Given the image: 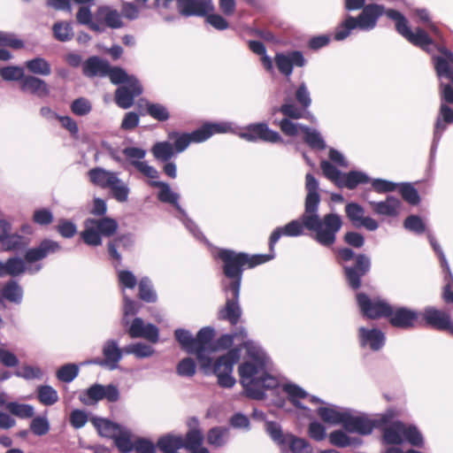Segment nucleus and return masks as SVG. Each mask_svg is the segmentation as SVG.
Wrapping results in <instances>:
<instances>
[{
	"label": "nucleus",
	"instance_id": "obj_1",
	"mask_svg": "<svg viewBox=\"0 0 453 453\" xmlns=\"http://www.w3.org/2000/svg\"><path fill=\"white\" fill-rule=\"evenodd\" d=\"M305 189L307 195L304 203V212L298 219L288 222L284 226L275 228L269 237V254L250 255L246 252H238L230 249H219L217 258L222 263V273L229 282L222 281V289L225 294L228 290L241 288L242 274L245 269H252L274 258V247L280 238L286 236H300L308 230L314 234V240L319 244L330 247L336 241V234L342 226V220L336 213H327L322 218L319 215L320 196L319 194V182L310 173L305 175Z\"/></svg>",
	"mask_w": 453,
	"mask_h": 453
},
{
	"label": "nucleus",
	"instance_id": "obj_2",
	"mask_svg": "<svg viewBox=\"0 0 453 453\" xmlns=\"http://www.w3.org/2000/svg\"><path fill=\"white\" fill-rule=\"evenodd\" d=\"M240 383L246 395L255 400H263L265 391L279 387L276 377L269 374L262 364L245 361L238 367Z\"/></svg>",
	"mask_w": 453,
	"mask_h": 453
},
{
	"label": "nucleus",
	"instance_id": "obj_3",
	"mask_svg": "<svg viewBox=\"0 0 453 453\" xmlns=\"http://www.w3.org/2000/svg\"><path fill=\"white\" fill-rule=\"evenodd\" d=\"M174 336L183 350L196 356L200 369L203 373H208L211 370V357L205 355V352L208 345L213 341L215 336L214 328L204 326L197 332L196 337H193L189 331L178 328L174 331Z\"/></svg>",
	"mask_w": 453,
	"mask_h": 453
},
{
	"label": "nucleus",
	"instance_id": "obj_4",
	"mask_svg": "<svg viewBox=\"0 0 453 453\" xmlns=\"http://www.w3.org/2000/svg\"><path fill=\"white\" fill-rule=\"evenodd\" d=\"M337 257L342 262L354 259L353 265L343 266L344 276L352 289L357 290L360 288L362 285L361 279L371 270L370 257L361 253L356 255L350 248L339 249Z\"/></svg>",
	"mask_w": 453,
	"mask_h": 453
},
{
	"label": "nucleus",
	"instance_id": "obj_5",
	"mask_svg": "<svg viewBox=\"0 0 453 453\" xmlns=\"http://www.w3.org/2000/svg\"><path fill=\"white\" fill-rule=\"evenodd\" d=\"M228 127L226 124L205 123L191 133L171 132L169 140L173 142V147L177 153L184 151L190 143H199L208 140L215 134L225 133Z\"/></svg>",
	"mask_w": 453,
	"mask_h": 453
},
{
	"label": "nucleus",
	"instance_id": "obj_6",
	"mask_svg": "<svg viewBox=\"0 0 453 453\" xmlns=\"http://www.w3.org/2000/svg\"><path fill=\"white\" fill-rule=\"evenodd\" d=\"M241 358V349L232 348L227 352L219 357L214 363L211 362V370L207 374L213 373L218 378V384L224 388H231L236 380L232 376L234 365Z\"/></svg>",
	"mask_w": 453,
	"mask_h": 453
},
{
	"label": "nucleus",
	"instance_id": "obj_7",
	"mask_svg": "<svg viewBox=\"0 0 453 453\" xmlns=\"http://www.w3.org/2000/svg\"><path fill=\"white\" fill-rule=\"evenodd\" d=\"M356 301L363 316L370 319H387L390 311V303L380 297L372 299L363 292L356 295Z\"/></svg>",
	"mask_w": 453,
	"mask_h": 453
},
{
	"label": "nucleus",
	"instance_id": "obj_8",
	"mask_svg": "<svg viewBox=\"0 0 453 453\" xmlns=\"http://www.w3.org/2000/svg\"><path fill=\"white\" fill-rule=\"evenodd\" d=\"M421 315L425 326L453 335V321L447 311L429 306L424 309Z\"/></svg>",
	"mask_w": 453,
	"mask_h": 453
},
{
	"label": "nucleus",
	"instance_id": "obj_9",
	"mask_svg": "<svg viewBox=\"0 0 453 453\" xmlns=\"http://www.w3.org/2000/svg\"><path fill=\"white\" fill-rule=\"evenodd\" d=\"M389 312L387 316L388 323L395 328H413L418 319V313L404 306H394L390 304Z\"/></svg>",
	"mask_w": 453,
	"mask_h": 453
},
{
	"label": "nucleus",
	"instance_id": "obj_10",
	"mask_svg": "<svg viewBox=\"0 0 453 453\" xmlns=\"http://www.w3.org/2000/svg\"><path fill=\"white\" fill-rule=\"evenodd\" d=\"M240 135L249 142L259 140L272 143L283 142L278 132L270 129L266 123L262 122L249 125Z\"/></svg>",
	"mask_w": 453,
	"mask_h": 453
},
{
	"label": "nucleus",
	"instance_id": "obj_11",
	"mask_svg": "<svg viewBox=\"0 0 453 453\" xmlns=\"http://www.w3.org/2000/svg\"><path fill=\"white\" fill-rule=\"evenodd\" d=\"M226 303L218 311V319L228 321L232 326L239 323L242 317V309L239 304L240 288L228 290L226 294Z\"/></svg>",
	"mask_w": 453,
	"mask_h": 453
},
{
	"label": "nucleus",
	"instance_id": "obj_12",
	"mask_svg": "<svg viewBox=\"0 0 453 453\" xmlns=\"http://www.w3.org/2000/svg\"><path fill=\"white\" fill-rule=\"evenodd\" d=\"M102 353L104 357H96L88 361V364L104 366L110 370H114L118 367L119 361L122 358L124 348L121 349L118 346V342L114 340H108L104 342Z\"/></svg>",
	"mask_w": 453,
	"mask_h": 453
},
{
	"label": "nucleus",
	"instance_id": "obj_13",
	"mask_svg": "<svg viewBox=\"0 0 453 453\" xmlns=\"http://www.w3.org/2000/svg\"><path fill=\"white\" fill-rule=\"evenodd\" d=\"M274 62L279 72L285 77H289L294 67H303L307 60L302 51L292 50L288 53H276Z\"/></svg>",
	"mask_w": 453,
	"mask_h": 453
},
{
	"label": "nucleus",
	"instance_id": "obj_14",
	"mask_svg": "<svg viewBox=\"0 0 453 453\" xmlns=\"http://www.w3.org/2000/svg\"><path fill=\"white\" fill-rule=\"evenodd\" d=\"M343 428L347 433L369 435L375 428L373 419L365 414L354 416L348 411Z\"/></svg>",
	"mask_w": 453,
	"mask_h": 453
},
{
	"label": "nucleus",
	"instance_id": "obj_15",
	"mask_svg": "<svg viewBox=\"0 0 453 453\" xmlns=\"http://www.w3.org/2000/svg\"><path fill=\"white\" fill-rule=\"evenodd\" d=\"M142 92V88L136 79L119 87L115 91V102L122 109L130 108L136 96Z\"/></svg>",
	"mask_w": 453,
	"mask_h": 453
},
{
	"label": "nucleus",
	"instance_id": "obj_16",
	"mask_svg": "<svg viewBox=\"0 0 453 453\" xmlns=\"http://www.w3.org/2000/svg\"><path fill=\"white\" fill-rule=\"evenodd\" d=\"M345 213L356 227L364 226L369 231H374L379 227V224L375 219L365 217L364 208L357 203H349L345 206Z\"/></svg>",
	"mask_w": 453,
	"mask_h": 453
},
{
	"label": "nucleus",
	"instance_id": "obj_17",
	"mask_svg": "<svg viewBox=\"0 0 453 453\" xmlns=\"http://www.w3.org/2000/svg\"><path fill=\"white\" fill-rule=\"evenodd\" d=\"M60 249L61 246L58 242L43 239L37 247L28 249L26 251L24 259L26 262L32 264L45 258L50 254L58 252Z\"/></svg>",
	"mask_w": 453,
	"mask_h": 453
},
{
	"label": "nucleus",
	"instance_id": "obj_18",
	"mask_svg": "<svg viewBox=\"0 0 453 453\" xmlns=\"http://www.w3.org/2000/svg\"><path fill=\"white\" fill-rule=\"evenodd\" d=\"M128 334L131 338H144L152 343L158 342L159 331L153 324L144 325L141 318H135L129 329Z\"/></svg>",
	"mask_w": 453,
	"mask_h": 453
},
{
	"label": "nucleus",
	"instance_id": "obj_19",
	"mask_svg": "<svg viewBox=\"0 0 453 453\" xmlns=\"http://www.w3.org/2000/svg\"><path fill=\"white\" fill-rule=\"evenodd\" d=\"M85 394L88 399L95 403L103 399H106L110 403H116L120 396L118 388L112 384L107 386L94 384L86 390Z\"/></svg>",
	"mask_w": 453,
	"mask_h": 453
},
{
	"label": "nucleus",
	"instance_id": "obj_20",
	"mask_svg": "<svg viewBox=\"0 0 453 453\" xmlns=\"http://www.w3.org/2000/svg\"><path fill=\"white\" fill-rule=\"evenodd\" d=\"M374 214L395 218L399 215L402 202L397 197L388 196L386 200L381 202H369Z\"/></svg>",
	"mask_w": 453,
	"mask_h": 453
},
{
	"label": "nucleus",
	"instance_id": "obj_21",
	"mask_svg": "<svg viewBox=\"0 0 453 453\" xmlns=\"http://www.w3.org/2000/svg\"><path fill=\"white\" fill-rule=\"evenodd\" d=\"M360 344L362 347L369 346L372 351L380 350L385 342L384 334L376 328L365 329L361 327L359 329Z\"/></svg>",
	"mask_w": 453,
	"mask_h": 453
},
{
	"label": "nucleus",
	"instance_id": "obj_22",
	"mask_svg": "<svg viewBox=\"0 0 453 453\" xmlns=\"http://www.w3.org/2000/svg\"><path fill=\"white\" fill-rule=\"evenodd\" d=\"M20 88L24 92H29L39 97H45L50 95V88L47 83L35 76H25L20 82Z\"/></svg>",
	"mask_w": 453,
	"mask_h": 453
},
{
	"label": "nucleus",
	"instance_id": "obj_23",
	"mask_svg": "<svg viewBox=\"0 0 453 453\" xmlns=\"http://www.w3.org/2000/svg\"><path fill=\"white\" fill-rule=\"evenodd\" d=\"M404 423L402 421H395L383 427L382 438L386 444L400 445L403 442Z\"/></svg>",
	"mask_w": 453,
	"mask_h": 453
},
{
	"label": "nucleus",
	"instance_id": "obj_24",
	"mask_svg": "<svg viewBox=\"0 0 453 453\" xmlns=\"http://www.w3.org/2000/svg\"><path fill=\"white\" fill-rule=\"evenodd\" d=\"M120 13L109 6L98 7L96 19V20L111 28H119L122 26Z\"/></svg>",
	"mask_w": 453,
	"mask_h": 453
},
{
	"label": "nucleus",
	"instance_id": "obj_25",
	"mask_svg": "<svg viewBox=\"0 0 453 453\" xmlns=\"http://www.w3.org/2000/svg\"><path fill=\"white\" fill-rule=\"evenodd\" d=\"M109 72V63L98 57L88 58L83 65V74L87 77L106 76Z\"/></svg>",
	"mask_w": 453,
	"mask_h": 453
},
{
	"label": "nucleus",
	"instance_id": "obj_26",
	"mask_svg": "<svg viewBox=\"0 0 453 453\" xmlns=\"http://www.w3.org/2000/svg\"><path fill=\"white\" fill-rule=\"evenodd\" d=\"M398 32L411 43L423 50H428L434 44L426 30H398Z\"/></svg>",
	"mask_w": 453,
	"mask_h": 453
},
{
	"label": "nucleus",
	"instance_id": "obj_27",
	"mask_svg": "<svg viewBox=\"0 0 453 453\" xmlns=\"http://www.w3.org/2000/svg\"><path fill=\"white\" fill-rule=\"evenodd\" d=\"M177 5L185 16H204L208 12V5L203 0H177Z\"/></svg>",
	"mask_w": 453,
	"mask_h": 453
},
{
	"label": "nucleus",
	"instance_id": "obj_28",
	"mask_svg": "<svg viewBox=\"0 0 453 453\" xmlns=\"http://www.w3.org/2000/svg\"><path fill=\"white\" fill-rule=\"evenodd\" d=\"M383 11V6L376 4L365 5L358 15L361 28L374 27L378 18L382 15Z\"/></svg>",
	"mask_w": 453,
	"mask_h": 453
},
{
	"label": "nucleus",
	"instance_id": "obj_29",
	"mask_svg": "<svg viewBox=\"0 0 453 453\" xmlns=\"http://www.w3.org/2000/svg\"><path fill=\"white\" fill-rule=\"evenodd\" d=\"M133 245L134 241L130 234L119 235L108 242L109 255L112 259L120 264L121 255L119 253L118 248L127 250H130Z\"/></svg>",
	"mask_w": 453,
	"mask_h": 453
},
{
	"label": "nucleus",
	"instance_id": "obj_30",
	"mask_svg": "<svg viewBox=\"0 0 453 453\" xmlns=\"http://www.w3.org/2000/svg\"><path fill=\"white\" fill-rule=\"evenodd\" d=\"M91 182L103 188H108L117 181V174L102 168H93L88 172Z\"/></svg>",
	"mask_w": 453,
	"mask_h": 453
},
{
	"label": "nucleus",
	"instance_id": "obj_31",
	"mask_svg": "<svg viewBox=\"0 0 453 453\" xmlns=\"http://www.w3.org/2000/svg\"><path fill=\"white\" fill-rule=\"evenodd\" d=\"M150 185L153 188H158L160 190L157 194V199L162 203H167L174 206L176 209H180L179 205V195L173 192L169 185L163 181H150Z\"/></svg>",
	"mask_w": 453,
	"mask_h": 453
},
{
	"label": "nucleus",
	"instance_id": "obj_32",
	"mask_svg": "<svg viewBox=\"0 0 453 453\" xmlns=\"http://www.w3.org/2000/svg\"><path fill=\"white\" fill-rule=\"evenodd\" d=\"M88 224H93L96 227L101 236L111 237L118 230V222L111 218L103 217L101 219H88Z\"/></svg>",
	"mask_w": 453,
	"mask_h": 453
},
{
	"label": "nucleus",
	"instance_id": "obj_33",
	"mask_svg": "<svg viewBox=\"0 0 453 453\" xmlns=\"http://www.w3.org/2000/svg\"><path fill=\"white\" fill-rule=\"evenodd\" d=\"M348 411H339L334 408L320 407L317 411L319 417L326 423L343 426Z\"/></svg>",
	"mask_w": 453,
	"mask_h": 453
},
{
	"label": "nucleus",
	"instance_id": "obj_34",
	"mask_svg": "<svg viewBox=\"0 0 453 453\" xmlns=\"http://www.w3.org/2000/svg\"><path fill=\"white\" fill-rule=\"evenodd\" d=\"M1 295L8 302L19 304L23 298V289L16 280H11L3 287Z\"/></svg>",
	"mask_w": 453,
	"mask_h": 453
},
{
	"label": "nucleus",
	"instance_id": "obj_35",
	"mask_svg": "<svg viewBox=\"0 0 453 453\" xmlns=\"http://www.w3.org/2000/svg\"><path fill=\"white\" fill-rule=\"evenodd\" d=\"M180 439L181 449L184 448L187 450L196 449V448H199L202 446L203 442V434L202 431L198 428L189 429L185 437L180 435H176Z\"/></svg>",
	"mask_w": 453,
	"mask_h": 453
},
{
	"label": "nucleus",
	"instance_id": "obj_36",
	"mask_svg": "<svg viewBox=\"0 0 453 453\" xmlns=\"http://www.w3.org/2000/svg\"><path fill=\"white\" fill-rule=\"evenodd\" d=\"M300 131L303 134V142L312 150H323L326 143L320 134L311 130L307 126H300Z\"/></svg>",
	"mask_w": 453,
	"mask_h": 453
},
{
	"label": "nucleus",
	"instance_id": "obj_37",
	"mask_svg": "<svg viewBox=\"0 0 453 453\" xmlns=\"http://www.w3.org/2000/svg\"><path fill=\"white\" fill-rule=\"evenodd\" d=\"M369 180V177L364 173L351 171L342 176L341 181H338V186L354 189L357 185L368 183Z\"/></svg>",
	"mask_w": 453,
	"mask_h": 453
},
{
	"label": "nucleus",
	"instance_id": "obj_38",
	"mask_svg": "<svg viewBox=\"0 0 453 453\" xmlns=\"http://www.w3.org/2000/svg\"><path fill=\"white\" fill-rule=\"evenodd\" d=\"M81 239L88 246H100L102 236L93 224H88V219L84 221V230L81 233Z\"/></svg>",
	"mask_w": 453,
	"mask_h": 453
},
{
	"label": "nucleus",
	"instance_id": "obj_39",
	"mask_svg": "<svg viewBox=\"0 0 453 453\" xmlns=\"http://www.w3.org/2000/svg\"><path fill=\"white\" fill-rule=\"evenodd\" d=\"M329 442L338 448H345L351 445H359L362 441L358 438H351L342 430H335L328 436Z\"/></svg>",
	"mask_w": 453,
	"mask_h": 453
},
{
	"label": "nucleus",
	"instance_id": "obj_40",
	"mask_svg": "<svg viewBox=\"0 0 453 453\" xmlns=\"http://www.w3.org/2000/svg\"><path fill=\"white\" fill-rule=\"evenodd\" d=\"M6 410L19 418H30L35 415V410L32 405L18 402H9L6 404Z\"/></svg>",
	"mask_w": 453,
	"mask_h": 453
},
{
	"label": "nucleus",
	"instance_id": "obj_41",
	"mask_svg": "<svg viewBox=\"0 0 453 453\" xmlns=\"http://www.w3.org/2000/svg\"><path fill=\"white\" fill-rule=\"evenodd\" d=\"M292 453H312L313 449L308 441L296 437L293 434H287V443Z\"/></svg>",
	"mask_w": 453,
	"mask_h": 453
},
{
	"label": "nucleus",
	"instance_id": "obj_42",
	"mask_svg": "<svg viewBox=\"0 0 453 453\" xmlns=\"http://www.w3.org/2000/svg\"><path fill=\"white\" fill-rule=\"evenodd\" d=\"M25 66L30 73L35 74L46 76L51 73L50 65L42 58H35L31 60H27L25 63Z\"/></svg>",
	"mask_w": 453,
	"mask_h": 453
},
{
	"label": "nucleus",
	"instance_id": "obj_43",
	"mask_svg": "<svg viewBox=\"0 0 453 453\" xmlns=\"http://www.w3.org/2000/svg\"><path fill=\"white\" fill-rule=\"evenodd\" d=\"M138 296L146 303H155L157 299V293L153 289L151 281L144 277L138 283Z\"/></svg>",
	"mask_w": 453,
	"mask_h": 453
},
{
	"label": "nucleus",
	"instance_id": "obj_44",
	"mask_svg": "<svg viewBox=\"0 0 453 453\" xmlns=\"http://www.w3.org/2000/svg\"><path fill=\"white\" fill-rule=\"evenodd\" d=\"M238 334H225L220 335L214 342L212 341L208 345L206 352H216L219 350L231 349L234 344V337H237Z\"/></svg>",
	"mask_w": 453,
	"mask_h": 453
},
{
	"label": "nucleus",
	"instance_id": "obj_45",
	"mask_svg": "<svg viewBox=\"0 0 453 453\" xmlns=\"http://www.w3.org/2000/svg\"><path fill=\"white\" fill-rule=\"evenodd\" d=\"M155 158L167 162L174 154L173 144L169 142H159L153 145L151 149Z\"/></svg>",
	"mask_w": 453,
	"mask_h": 453
},
{
	"label": "nucleus",
	"instance_id": "obj_46",
	"mask_svg": "<svg viewBox=\"0 0 453 453\" xmlns=\"http://www.w3.org/2000/svg\"><path fill=\"white\" fill-rule=\"evenodd\" d=\"M283 390L288 395L289 402L296 408L304 409V407L299 403V399H304L307 396V393L299 386L296 384H285Z\"/></svg>",
	"mask_w": 453,
	"mask_h": 453
},
{
	"label": "nucleus",
	"instance_id": "obj_47",
	"mask_svg": "<svg viewBox=\"0 0 453 453\" xmlns=\"http://www.w3.org/2000/svg\"><path fill=\"white\" fill-rule=\"evenodd\" d=\"M37 398L43 405L50 406L58 401V395L52 387L44 385L38 387Z\"/></svg>",
	"mask_w": 453,
	"mask_h": 453
},
{
	"label": "nucleus",
	"instance_id": "obj_48",
	"mask_svg": "<svg viewBox=\"0 0 453 453\" xmlns=\"http://www.w3.org/2000/svg\"><path fill=\"white\" fill-rule=\"evenodd\" d=\"M146 113L157 121H166L170 119V112L166 106L157 103H147Z\"/></svg>",
	"mask_w": 453,
	"mask_h": 453
},
{
	"label": "nucleus",
	"instance_id": "obj_49",
	"mask_svg": "<svg viewBox=\"0 0 453 453\" xmlns=\"http://www.w3.org/2000/svg\"><path fill=\"white\" fill-rule=\"evenodd\" d=\"M1 242L3 249L7 251L21 250L27 245L23 236L16 234H11L10 233Z\"/></svg>",
	"mask_w": 453,
	"mask_h": 453
},
{
	"label": "nucleus",
	"instance_id": "obj_50",
	"mask_svg": "<svg viewBox=\"0 0 453 453\" xmlns=\"http://www.w3.org/2000/svg\"><path fill=\"white\" fill-rule=\"evenodd\" d=\"M93 424L100 433V434L105 437L114 438L115 433L118 430L119 426L117 424L105 419V418H95L93 419Z\"/></svg>",
	"mask_w": 453,
	"mask_h": 453
},
{
	"label": "nucleus",
	"instance_id": "obj_51",
	"mask_svg": "<svg viewBox=\"0 0 453 453\" xmlns=\"http://www.w3.org/2000/svg\"><path fill=\"white\" fill-rule=\"evenodd\" d=\"M79 373V367L75 364H66L61 366L57 372V378L63 382L73 381Z\"/></svg>",
	"mask_w": 453,
	"mask_h": 453
},
{
	"label": "nucleus",
	"instance_id": "obj_52",
	"mask_svg": "<svg viewBox=\"0 0 453 453\" xmlns=\"http://www.w3.org/2000/svg\"><path fill=\"white\" fill-rule=\"evenodd\" d=\"M279 111L285 116L284 119H299L306 118V110H303L302 107L298 108L294 104L286 103L281 104L279 108Z\"/></svg>",
	"mask_w": 453,
	"mask_h": 453
},
{
	"label": "nucleus",
	"instance_id": "obj_53",
	"mask_svg": "<svg viewBox=\"0 0 453 453\" xmlns=\"http://www.w3.org/2000/svg\"><path fill=\"white\" fill-rule=\"evenodd\" d=\"M113 440L114 445L121 453H129L134 450V441H132L129 433H120L114 436Z\"/></svg>",
	"mask_w": 453,
	"mask_h": 453
},
{
	"label": "nucleus",
	"instance_id": "obj_54",
	"mask_svg": "<svg viewBox=\"0 0 453 453\" xmlns=\"http://www.w3.org/2000/svg\"><path fill=\"white\" fill-rule=\"evenodd\" d=\"M399 192L403 199L410 204L417 205L420 201L417 189L410 183L402 184Z\"/></svg>",
	"mask_w": 453,
	"mask_h": 453
},
{
	"label": "nucleus",
	"instance_id": "obj_55",
	"mask_svg": "<svg viewBox=\"0 0 453 453\" xmlns=\"http://www.w3.org/2000/svg\"><path fill=\"white\" fill-rule=\"evenodd\" d=\"M108 188L111 189V195L114 199L119 203L127 202L129 195V188L127 186L117 177V181Z\"/></svg>",
	"mask_w": 453,
	"mask_h": 453
},
{
	"label": "nucleus",
	"instance_id": "obj_56",
	"mask_svg": "<svg viewBox=\"0 0 453 453\" xmlns=\"http://www.w3.org/2000/svg\"><path fill=\"white\" fill-rule=\"evenodd\" d=\"M403 439L414 447L423 446V436L415 426H407L404 424Z\"/></svg>",
	"mask_w": 453,
	"mask_h": 453
},
{
	"label": "nucleus",
	"instance_id": "obj_57",
	"mask_svg": "<svg viewBox=\"0 0 453 453\" xmlns=\"http://www.w3.org/2000/svg\"><path fill=\"white\" fill-rule=\"evenodd\" d=\"M0 77L4 81H22L24 79V72L23 69L19 66H4L0 68Z\"/></svg>",
	"mask_w": 453,
	"mask_h": 453
},
{
	"label": "nucleus",
	"instance_id": "obj_58",
	"mask_svg": "<svg viewBox=\"0 0 453 453\" xmlns=\"http://www.w3.org/2000/svg\"><path fill=\"white\" fill-rule=\"evenodd\" d=\"M400 415L394 408H388L384 413L378 414L373 419L375 428H382L386 425L393 423L394 419Z\"/></svg>",
	"mask_w": 453,
	"mask_h": 453
},
{
	"label": "nucleus",
	"instance_id": "obj_59",
	"mask_svg": "<svg viewBox=\"0 0 453 453\" xmlns=\"http://www.w3.org/2000/svg\"><path fill=\"white\" fill-rule=\"evenodd\" d=\"M126 354H134L137 357H147L153 354V349L144 343L129 344L124 348Z\"/></svg>",
	"mask_w": 453,
	"mask_h": 453
},
{
	"label": "nucleus",
	"instance_id": "obj_60",
	"mask_svg": "<svg viewBox=\"0 0 453 453\" xmlns=\"http://www.w3.org/2000/svg\"><path fill=\"white\" fill-rule=\"evenodd\" d=\"M7 274L12 277L18 276L25 273L26 266L24 261L18 257H12L6 261Z\"/></svg>",
	"mask_w": 453,
	"mask_h": 453
},
{
	"label": "nucleus",
	"instance_id": "obj_61",
	"mask_svg": "<svg viewBox=\"0 0 453 453\" xmlns=\"http://www.w3.org/2000/svg\"><path fill=\"white\" fill-rule=\"evenodd\" d=\"M196 365L191 357L181 359L176 367V372L182 377H192L196 373Z\"/></svg>",
	"mask_w": 453,
	"mask_h": 453
},
{
	"label": "nucleus",
	"instance_id": "obj_62",
	"mask_svg": "<svg viewBox=\"0 0 453 453\" xmlns=\"http://www.w3.org/2000/svg\"><path fill=\"white\" fill-rule=\"evenodd\" d=\"M265 426L266 432L270 434L274 441L280 445H285L287 443V434L282 433L281 427L278 423L274 421H269L266 422Z\"/></svg>",
	"mask_w": 453,
	"mask_h": 453
},
{
	"label": "nucleus",
	"instance_id": "obj_63",
	"mask_svg": "<svg viewBox=\"0 0 453 453\" xmlns=\"http://www.w3.org/2000/svg\"><path fill=\"white\" fill-rule=\"evenodd\" d=\"M403 226L418 234H423L426 226L420 217L417 215H410L403 221Z\"/></svg>",
	"mask_w": 453,
	"mask_h": 453
},
{
	"label": "nucleus",
	"instance_id": "obj_64",
	"mask_svg": "<svg viewBox=\"0 0 453 453\" xmlns=\"http://www.w3.org/2000/svg\"><path fill=\"white\" fill-rule=\"evenodd\" d=\"M57 232L64 238H72L77 233V227L73 222L62 219L56 226Z\"/></svg>",
	"mask_w": 453,
	"mask_h": 453
}]
</instances>
